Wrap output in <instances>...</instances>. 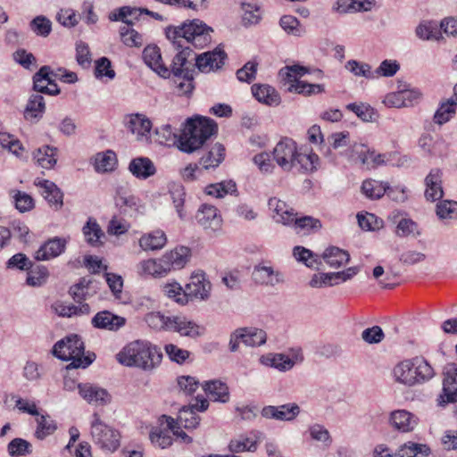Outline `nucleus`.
<instances>
[{"mask_svg": "<svg viewBox=\"0 0 457 457\" xmlns=\"http://www.w3.org/2000/svg\"><path fill=\"white\" fill-rule=\"evenodd\" d=\"M268 205L275 215L273 218L278 223H282L286 226H290L293 220L294 209L289 207L285 202L271 197L269 199Z\"/></svg>", "mask_w": 457, "mask_h": 457, "instance_id": "nucleus-28", "label": "nucleus"}, {"mask_svg": "<svg viewBox=\"0 0 457 457\" xmlns=\"http://www.w3.org/2000/svg\"><path fill=\"white\" fill-rule=\"evenodd\" d=\"M120 35L121 41L128 46H140L142 45V36L130 28V25H125L120 28Z\"/></svg>", "mask_w": 457, "mask_h": 457, "instance_id": "nucleus-58", "label": "nucleus"}, {"mask_svg": "<svg viewBox=\"0 0 457 457\" xmlns=\"http://www.w3.org/2000/svg\"><path fill=\"white\" fill-rule=\"evenodd\" d=\"M212 284L204 272H195L190 277V281L186 285L187 301L189 299L207 300L210 296Z\"/></svg>", "mask_w": 457, "mask_h": 457, "instance_id": "nucleus-12", "label": "nucleus"}, {"mask_svg": "<svg viewBox=\"0 0 457 457\" xmlns=\"http://www.w3.org/2000/svg\"><path fill=\"white\" fill-rule=\"evenodd\" d=\"M172 316H164L161 312H150L146 314L145 320L147 325L156 330H170Z\"/></svg>", "mask_w": 457, "mask_h": 457, "instance_id": "nucleus-54", "label": "nucleus"}, {"mask_svg": "<svg viewBox=\"0 0 457 457\" xmlns=\"http://www.w3.org/2000/svg\"><path fill=\"white\" fill-rule=\"evenodd\" d=\"M212 29L199 19L183 22L180 26H169L165 29L166 37L170 44L182 43L187 46L203 48L211 40Z\"/></svg>", "mask_w": 457, "mask_h": 457, "instance_id": "nucleus-5", "label": "nucleus"}, {"mask_svg": "<svg viewBox=\"0 0 457 457\" xmlns=\"http://www.w3.org/2000/svg\"><path fill=\"white\" fill-rule=\"evenodd\" d=\"M90 434L93 443L104 452L114 453L120 447V432L104 423L96 412L93 414Z\"/></svg>", "mask_w": 457, "mask_h": 457, "instance_id": "nucleus-7", "label": "nucleus"}, {"mask_svg": "<svg viewBox=\"0 0 457 457\" xmlns=\"http://www.w3.org/2000/svg\"><path fill=\"white\" fill-rule=\"evenodd\" d=\"M442 173L438 169H433L425 179L426 190L425 197L427 200L435 202L443 197Z\"/></svg>", "mask_w": 457, "mask_h": 457, "instance_id": "nucleus-27", "label": "nucleus"}, {"mask_svg": "<svg viewBox=\"0 0 457 457\" xmlns=\"http://www.w3.org/2000/svg\"><path fill=\"white\" fill-rule=\"evenodd\" d=\"M164 295L179 304L187 303V290H183L179 283L166 284L163 287Z\"/></svg>", "mask_w": 457, "mask_h": 457, "instance_id": "nucleus-60", "label": "nucleus"}, {"mask_svg": "<svg viewBox=\"0 0 457 457\" xmlns=\"http://www.w3.org/2000/svg\"><path fill=\"white\" fill-rule=\"evenodd\" d=\"M345 69L355 76L372 79L375 76L371 72V66L368 63L360 62L355 60H350L345 63Z\"/></svg>", "mask_w": 457, "mask_h": 457, "instance_id": "nucleus-62", "label": "nucleus"}, {"mask_svg": "<svg viewBox=\"0 0 457 457\" xmlns=\"http://www.w3.org/2000/svg\"><path fill=\"white\" fill-rule=\"evenodd\" d=\"M129 170L140 179H146L156 172L154 162L147 157L133 159L129 165Z\"/></svg>", "mask_w": 457, "mask_h": 457, "instance_id": "nucleus-31", "label": "nucleus"}, {"mask_svg": "<svg viewBox=\"0 0 457 457\" xmlns=\"http://www.w3.org/2000/svg\"><path fill=\"white\" fill-rule=\"evenodd\" d=\"M267 334L264 330L257 328H239L233 331L229 337V350L236 353L242 342L246 346H261L266 343Z\"/></svg>", "mask_w": 457, "mask_h": 457, "instance_id": "nucleus-9", "label": "nucleus"}, {"mask_svg": "<svg viewBox=\"0 0 457 457\" xmlns=\"http://www.w3.org/2000/svg\"><path fill=\"white\" fill-rule=\"evenodd\" d=\"M361 191L370 199H379L385 194H387V195L393 200H404V195L403 192L400 193V197H395L393 195L394 188L389 187L388 183L375 179L364 180L361 185Z\"/></svg>", "mask_w": 457, "mask_h": 457, "instance_id": "nucleus-18", "label": "nucleus"}, {"mask_svg": "<svg viewBox=\"0 0 457 457\" xmlns=\"http://www.w3.org/2000/svg\"><path fill=\"white\" fill-rule=\"evenodd\" d=\"M202 387L210 399L214 402L227 403L229 400L228 387L220 380L206 381Z\"/></svg>", "mask_w": 457, "mask_h": 457, "instance_id": "nucleus-30", "label": "nucleus"}, {"mask_svg": "<svg viewBox=\"0 0 457 457\" xmlns=\"http://www.w3.org/2000/svg\"><path fill=\"white\" fill-rule=\"evenodd\" d=\"M395 234L401 237L409 236L418 237L420 235V231L415 221L411 219L403 218L396 226Z\"/></svg>", "mask_w": 457, "mask_h": 457, "instance_id": "nucleus-56", "label": "nucleus"}, {"mask_svg": "<svg viewBox=\"0 0 457 457\" xmlns=\"http://www.w3.org/2000/svg\"><path fill=\"white\" fill-rule=\"evenodd\" d=\"M114 201L115 205L123 213H130L137 210L138 199L122 188L117 190Z\"/></svg>", "mask_w": 457, "mask_h": 457, "instance_id": "nucleus-40", "label": "nucleus"}, {"mask_svg": "<svg viewBox=\"0 0 457 457\" xmlns=\"http://www.w3.org/2000/svg\"><path fill=\"white\" fill-rule=\"evenodd\" d=\"M67 241L58 237L46 241L35 253L37 261H47L62 254L66 248Z\"/></svg>", "mask_w": 457, "mask_h": 457, "instance_id": "nucleus-23", "label": "nucleus"}, {"mask_svg": "<svg viewBox=\"0 0 457 457\" xmlns=\"http://www.w3.org/2000/svg\"><path fill=\"white\" fill-rule=\"evenodd\" d=\"M393 373L395 380L399 383L409 386L416 384L413 359L398 363L395 367Z\"/></svg>", "mask_w": 457, "mask_h": 457, "instance_id": "nucleus-32", "label": "nucleus"}, {"mask_svg": "<svg viewBox=\"0 0 457 457\" xmlns=\"http://www.w3.org/2000/svg\"><path fill=\"white\" fill-rule=\"evenodd\" d=\"M261 413L262 416L266 419L290 421L300 413V407L296 403H288L280 406L268 405L262 408Z\"/></svg>", "mask_w": 457, "mask_h": 457, "instance_id": "nucleus-21", "label": "nucleus"}, {"mask_svg": "<svg viewBox=\"0 0 457 457\" xmlns=\"http://www.w3.org/2000/svg\"><path fill=\"white\" fill-rule=\"evenodd\" d=\"M236 191L237 185L235 182L231 180L211 184L205 187V193L207 195L215 196L217 198H222L226 195L231 194Z\"/></svg>", "mask_w": 457, "mask_h": 457, "instance_id": "nucleus-53", "label": "nucleus"}, {"mask_svg": "<svg viewBox=\"0 0 457 457\" xmlns=\"http://www.w3.org/2000/svg\"><path fill=\"white\" fill-rule=\"evenodd\" d=\"M37 427L35 436L37 439L43 440L53 435L57 429L56 422L49 415H40L37 419Z\"/></svg>", "mask_w": 457, "mask_h": 457, "instance_id": "nucleus-44", "label": "nucleus"}, {"mask_svg": "<svg viewBox=\"0 0 457 457\" xmlns=\"http://www.w3.org/2000/svg\"><path fill=\"white\" fill-rule=\"evenodd\" d=\"M428 445L412 442L404 444L396 453L397 457H428Z\"/></svg>", "mask_w": 457, "mask_h": 457, "instance_id": "nucleus-43", "label": "nucleus"}, {"mask_svg": "<svg viewBox=\"0 0 457 457\" xmlns=\"http://www.w3.org/2000/svg\"><path fill=\"white\" fill-rule=\"evenodd\" d=\"M322 257L327 264L334 269H337L350 261L349 253L336 246L326 249Z\"/></svg>", "mask_w": 457, "mask_h": 457, "instance_id": "nucleus-37", "label": "nucleus"}, {"mask_svg": "<svg viewBox=\"0 0 457 457\" xmlns=\"http://www.w3.org/2000/svg\"><path fill=\"white\" fill-rule=\"evenodd\" d=\"M303 361V354L301 349H297L293 352L292 357H289L284 353H279L278 361H276L275 369L286 372L294 368L296 363H300Z\"/></svg>", "mask_w": 457, "mask_h": 457, "instance_id": "nucleus-49", "label": "nucleus"}, {"mask_svg": "<svg viewBox=\"0 0 457 457\" xmlns=\"http://www.w3.org/2000/svg\"><path fill=\"white\" fill-rule=\"evenodd\" d=\"M280 27L288 34L301 36L303 32L299 21L292 15H284L279 21Z\"/></svg>", "mask_w": 457, "mask_h": 457, "instance_id": "nucleus-63", "label": "nucleus"}, {"mask_svg": "<svg viewBox=\"0 0 457 457\" xmlns=\"http://www.w3.org/2000/svg\"><path fill=\"white\" fill-rule=\"evenodd\" d=\"M273 158L284 171H291L294 168L299 172L309 173L317 170L320 157L313 152L297 151L296 143L289 138H282L273 149Z\"/></svg>", "mask_w": 457, "mask_h": 457, "instance_id": "nucleus-2", "label": "nucleus"}, {"mask_svg": "<svg viewBox=\"0 0 457 457\" xmlns=\"http://www.w3.org/2000/svg\"><path fill=\"white\" fill-rule=\"evenodd\" d=\"M181 133L170 124H164L155 129L157 141L161 145L177 147L183 153L191 154L203 146L205 141L217 131L214 120L195 116L188 118L183 123Z\"/></svg>", "mask_w": 457, "mask_h": 457, "instance_id": "nucleus-1", "label": "nucleus"}, {"mask_svg": "<svg viewBox=\"0 0 457 457\" xmlns=\"http://www.w3.org/2000/svg\"><path fill=\"white\" fill-rule=\"evenodd\" d=\"M195 219L198 224L206 230L217 231L221 228V216L213 205L202 204L196 212Z\"/></svg>", "mask_w": 457, "mask_h": 457, "instance_id": "nucleus-15", "label": "nucleus"}, {"mask_svg": "<svg viewBox=\"0 0 457 457\" xmlns=\"http://www.w3.org/2000/svg\"><path fill=\"white\" fill-rule=\"evenodd\" d=\"M56 312L60 316L71 317L74 315H84L90 312V307L87 303L75 304H59L56 307Z\"/></svg>", "mask_w": 457, "mask_h": 457, "instance_id": "nucleus-57", "label": "nucleus"}, {"mask_svg": "<svg viewBox=\"0 0 457 457\" xmlns=\"http://www.w3.org/2000/svg\"><path fill=\"white\" fill-rule=\"evenodd\" d=\"M125 127L134 135L137 140L146 142L150 138L152 121L143 113H131L125 116Z\"/></svg>", "mask_w": 457, "mask_h": 457, "instance_id": "nucleus-14", "label": "nucleus"}, {"mask_svg": "<svg viewBox=\"0 0 457 457\" xmlns=\"http://www.w3.org/2000/svg\"><path fill=\"white\" fill-rule=\"evenodd\" d=\"M53 77L57 78L58 74L54 73L50 66H42L33 76L34 90L50 96L59 95L60 89Z\"/></svg>", "mask_w": 457, "mask_h": 457, "instance_id": "nucleus-11", "label": "nucleus"}, {"mask_svg": "<svg viewBox=\"0 0 457 457\" xmlns=\"http://www.w3.org/2000/svg\"><path fill=\"white\" fill-rule=\"evenodd\" d=\"M46 110L45 99L41 95H32L24 111V117L28 120H38Z\"/></svg>", "mask_w": 457, "mask_h": 457, "instance_id": "nucleus-35", "label": "nucleus"}, {"mask_svg": "<svg viewBox=\"0 0 457 457\" xmlns=\"http://www.w3.org/2000/svg\"><path fill=\"white\" fill-rule=\"evenodd\" d=\"M116 358L122 365L151 370L161 363L162 353L147 341L135 340L117 353Z\"/></svg>", "mask_w": 457, "mask_h": 457, "instance_id": "nucleus-4", "label": "nucleus"}, {"mask_svg": "<svg viewBox=\"0 0 457 457\" xmlns=\"http://www.w3.org/2000/svg\"><path fill=\"white\" fill-rule=\"evenodd\" d=\"M34 184L42 189L41 195L51 207L55 210H60L62 207L63 193L54 182L47 179H36Z\"/></svg>", "mask_w": 457, "mask_h": 457, "instance_id": "nucleus-19", "label": "nucleus"}, {"mask_svg": "<svg viewBox=\"0 0 457 457\" xmlns=\"http://www.w3.org/2000/svg\"><path fill=\"white\" fill-rule=\"evenodd\" d=\"M170 330L178 332L182 337L195 338L200 337L204 328L192 320L182 315L172 316Z\"/></svg>", "mask_w": 457, "mask_h": 457, "instance_id": "nucleus-20", "label": "nucleus"}, {"mask_svg": "<svg viewBox=\"0 0 457 457\" xmlns=\"http://www.w3.org/2000/svg\"><path fill=\"white\" fill-rule=\"evenodd\" d=\"M167 242V237L162 230H154L145 234L139 239V245L144 251H154L162 249Z\"/></svg>", "mask_w": 457, "mask_h": 457, "instance_id": "nucleus-34", "label": "nucleus"}, {"mask_svg": "<svg viewBox=\"0 0 457 457\" xmlns=\"http://www.w3.org/2000/svg\"><path fill=\"white\" fill-rule=\"evenodd\" d=\"M31 30L37 36L47 37L52 30V23L49 19L39 15L35 17L29 23Z\"/></svg>", "mask_w": 457, "mask_h": 457, "instance_id": "nucleus-61", "label": "nucleus"}, {"mask_svg": "<svg viewBox=\"0 0 457 457\" xmlns=\"http://www.w3.org/2000/svg\"><path fill=\"white\" fill-rule=\"evenodd\" d=\"M208 407V401L204 397L197 396L195 403L183 406L179 410L175 426L184 427L187 429L197 428L200 423V417L195 413V411H204Z\"/></svg>", "mask_w": 457, "mask_h": 457, "instance_id": "nucleus-10", "label": "nucleus"}, {"mask_svg": "<svg viewBox=\"0 0 457 457\" xmlns=\"http://www.w3.org/2000/svg\"><path fill=\"white\" fill-rule=\"evenodd\" d=\"M255 283L274 287L284 281L283 274L275 270L271 266H255L252 274Z\"/></svg>", "mask_w": 457, "mask_h": 457, "instance_id": "nucleus-24", "label": "nucleus"}, {"mask_svg": "<svg viewBox=\"0 0 457 457\" xmlns=\"http://www.w3.org/2000/svg\"><path fill=\"white\" fill-rule=\"evenodd\" d=\"M225 148L221 144H215L211 150L200 159V165L204 169L216 168L224 160Z\"/></svg>", "mask_w": 457, "mask_h": 457, "instance_id": "nucleus-39", "label": "nucleus"}, {"mask_svg": "<svg viewBox=\"0 0 457 457\" xmlns=\"http://www.w3.org/2000/svg\"><path fill=\"white\" fill-rule=\"evenodd\" d=\"M252 93L257 101L267 105H278L280 103L279 95L269 85L255 84L252 86Z\"/></svg>", "mask_w": 457, "mask_h": 457, "instance_id": "nucleus-33", "label": "nucleus"}, {"mask_svg": "<svg viewBox=\"0 0 457 457\" xmlns=\"http://www.w3.org/2000/svg\"><path fill=\"white\" fill-rule=\"evenodd\" d=\"M7 451L12 457L23 456L32 452V445L27 440L17 437L8 444Z\"/></svg>", "mask_w": 457, "mask_h": 457, "instance_id": "nucleus-55", "label": "nucleus"}, {"mask_svg": "<svg viewBox=\"0 0 457 457\" xmlns=\"http://www.w3.org/2000/svg\"><path fill=\"white\" fill-rule=\"evenodd\" d=\"M169 192L179 217L184 219L186 216V212L183 210L186 198L184 187L180 184L172 183L170 185Z\"/></svg>", "mask_w": 457, "mask_h": 457, "instance_id": "nucleus-47", "label": "nucleus"}, {"mask_svg": "<svg viewBox=\"0 0 457 457\" xmlns=\"http://www.w3.org/2000/svg\"><path fill=\"white\" fill-rule=\"evenodd\" d=\"M189 253L190 249L186 246H180L170 253H166L162 256V262H164L168 272L171 270H180L183 268L187 262Z\"/></svg>", "mask_w": 457, "mask_h": 457, "instance_id": "nucleus-29", "label": "nucleus"}, {"mask_svg": "<svg viewBox=\"0 0 457 457\" xmlns=\"http://www.w3.org/2000/svg\"><path fill=\"white\" fill-rule=\"evenodd\" d=\"M416 35L422 40H436L441 38V31L436 22L423 21L416 28Z\"/></svg>", "mask_w": 457, "mask_h": 457, "instance_id": "nucleus-45", "label": "nucleus"}, {"mask_svg": "<svg viewBox=\"0 0 457 457\" xmlns=\"http://www.w3.org/2000/svg\"><path fill=\"white\" fill-rule=\"evenodd\" d=\"M308 72V69L300 65L287 66L280 71V74L285 76L291 83L288 91L291 93L312 96L324 91V87L320 84H311L299 80L296 77H302Z\"/></svg>", "mask_w": 457, "mask_h": 457, "instance_id": "nucleus-8", "label": "nucleus"}, {"mask_svg": "<svg viewBox=\"0 0 457 457\" xmlns=\"http://www.w3.org/2000/svg\"><path fill=\"white\" fill-rule=\"evenodd\" d=\"M58 149L54 146L43 145L37 148L34 154V159L44 169H52L57 162Z\"/></svg>", "mask_w": 457, "mask_h": 457, "instance_id": "nucleus-36", "label": "nucleus"}, {"mask_svg": "<svg viewBox=\"0 0 457 457\" xmlns=\"http://www.w3.org/2000/svg\"><path fill=\"white\" fill-rule=\"evenodd\" d=\"M436 215L439 219L457 218V202L445 200L437 204Z\"/></svg>", "mask_w": 457, "mask_h": 457, "instance_id": "nucleus-64", "label": "nucleus"}, {"mask_svg": "<svg viewBox=\"0 0 457 457\" xmlns=\"http://www.w3.org/2000/svg\"><path fill=\"white\" fill-rule=\"evenodd\" d=\"M78 389L80 396L89 404L105 405L111 402V395L106 389L98 386L84 383L79 384Z\"/></svg>", "mask_w": 457, "mask_h": 457, "instance_id": "nucleus-17", "label": "nucleus"}, {"mask_svg": "<svg viewBox=\"0 0 457 457\" xmlns=\"http://www.w3.org/2000/svg\"><path fill=\"white\" fill-rule=\"evenodd\" d=\"M140 274L152 275L154 277H162L168 273L162 257L158 260L149 259L143 261L138 265Z\"/></svg>", "mask_w": 457, "mask_h": 457, "instance_id": "nucleus-41", "label": "nucleus"}, {"mask_svg": "<svg viewBox=\"0 0 457 457\" xmlns=\"http://www.w3.org/2000/svg\"><path fill=\"white\" fill-rule=\"evenodd\" d=\"M389 422L395 429L405 433L414 429L418 419L406 410H396L391 412Z\"/></svg>", "mask_w": 457, "mask_h": 457, "instance_id": "nucleus-25", "label": "nucleus"}, {"mask_svg": "<svg viewBox=\"0 0 457 457\" xmlns=\"http://www.w3.org/2000/svg\"><path fill=\"white\" fill-rule=\"evenodd\" d=\"M242 23L245 27L256 25L262 19V12L260 7L253 4H242Z\"/></svg>", "mask_w": 457, "mask_h": 457, "instance_id": "nucleus-52", "label": "nucleus"}, {"mask_svg": "<svg viewBox=\"0 0 457 457\" xmlns=\"http://www.w3.org/2000/svg\"><path fill=\"white\" fill-rule=\"evenodd\" d=\"M414 374L417 383H423L434 376V370L429 363L423 358L416 357L413 359Z\"/></svg>", "mask_w": 457, "mask_h": 457, "instance_id": "nucleus-48", "label": "nucleus"}, {"mask_svg": "<svg viewBox=\"0 0 457 457\" xmlns=\"http://www.w3.org/2000/svg\"><path fill=\"white\" fill-rule=\"evenodd\" d=\"M145 63L162 78H170L169 69L162 63L160 49L157 46H146L143 51Z\"/></svg>", "mask_w": 457, "mask_h": 457, "instance_id": "nucleus-26", "label": "nucleus"}, {"mask_svg": "<svg viewBox=\"0 0 457 457\" xmlns=\"http://www.w3.org/2000/svg\"><path fill=\"white\" fill-rule=\"evenodd\" d=\"M346 109L354 112L356 116L363 121H372L376 114L374 109L370 105L363 103L348 104L346 105Z\"/></svg>", "mask_w": 457, "mask_h": 457, "instance_id": "nucleus-59", "label": "nucleus"}, {"mask_svg": "<svg viewBox=\"0 0 457 457\" xmlns=\"http://www.w3.org/2000/svg\"><path fill=\"white\" fill-rule=\"evenodd\" d=\"M84 343L77 335L66 337L58 341L53 349V353L62 361H71L70 366L72 368H87L96 358L95 353L84 354Z\"/></svg>", "mask_w": 457, "mask_h": 457, "instance_id": "nucleus-6", "label": "nucleus"}, {"mask_svg": "<svg viewBox=\"0 0 457 457\" xmlns=\"http://www.w3.org/2000/svg\"><path fill=\"white\" fill-rule=\"evenodd\" d=\"M82 230L86 241L90 245L98 246L103 244L102 238L104 237V233L95 219L89 218Z\"/></svg>", "mask_w": 457, "mask_h": 457, "instance_id": "nucleus-38", "label": "nucleus"}, {"mask_svg": "<svg viewBox=\"0 0 457 457\" xmlns=\"http://www.w3.org/2000/svg\"><path fill=\"white\" fill-rule=\"evenodd\" d=\"M174 51H177L172 59L170 77L172 76L177 93L189 96L194 88V74L195 54L191 47L179 44H171Z\"/></svg>", "mask_w": 457, "mask_h": 457, "instance_id": "nucleus-3", "label": "nucleus"}, {"mask_svg": "<svg viewBox=\"0 0 457 457\" xmlns=\"http://www.w3.org/2000/svg\"><path fill=\"white\" fill-rule=\"evenodd\" d=\"M170 432L168 425L166 428L156 427L151 430L149 437L154 445L165 449L172 445Z\"/></svg>", "mask_w": 457, "mask_h": 457, "instance_id": "nucleus-46", "label": "nucleus"}, {"mask_svg": "<svg viewBox=\"0 0 457 457\" xmlns=\"http://www.w3.org/2000/svg\"><path fill=\"white\" fill-rule=\"evenodd\" d=\"M297 234L301 232H308L310 230L317 231L321 228V222L320 220L315 219L312 216H303L296 218V213L293 214L292 224Z\"/></svg>", "mask_w": 457, "mask_h": 457, "instance_id": "nucleus-42", "label": "nucleus"}, {"mask_svg": "<svg viewBox=\"0 0 457 457\" xmlns=\"http://www.w3.org/2000/svg\"><path fill=\"white\" fill-rule=\"evenodd\" d=\"M225 58V52L220 49L195 54V69L197 68L199 71L205 73L216 71L224 64Z\"/></svg>", "mask_w": 457, "mask_h": 457, "instance_id": "nucleus-16", "label": "nucleus"}, {"mask_svg": "<svg viewBox=\"0 0 457 457\" xmlns=\"http://www.w3.org/2000/svg\"><path fill=\"white\" fill-rule=\"evenodd\" d=\"M126 324V319L109 311L97 312L92 319V325L100 329L117 331Z\"/></svg>", "mask_w": 457, "mask_h": 457, "instance_id": "nucleus-22", "label": "nucleus"}, {"mask_svg": "<svg viewBox=\"0 0 457 457\" xmlns=\"http://www.w3.org/2000/svg\"><path fill=\"white\" fill-rule=\"evenodd\" d=\"M443 391L439 395V404H445L457 401V365L447 363L444 367Z\"/></svg>", "mask_w": 457, "mask_h": 457, "instance_id": "nucleus-13", "label": "nucleus"}, {"mask_svg": "<svg viewBox=\"0 0 457 457\" xmlns=\"http://www.w3.org/2000/svg\"><path fill=\"white\" fill-rule=\"evenodd\" d=\"M116 154L114 152L108 150L104 153H99L96 155L95 169L99 172H106L112 170L116 165Z\"/></svg>", "mask_w": 457, "mask_h": 457, "instance_id": "nucleus-50", "label": "nucleus"}, {"mask_svg": "<svg viewBox=\"0 0 457 457\" xmlns=\"http://www.w3.org/2000/svg\"><path fill=\"white\" fill-rule=\"evenodd\" d=\"M456 104V101L453 98L448 99L446 102H443L434 115V121L439 125H442L450 120V119L455 113Z\"/></svg>", "mask_w": 457, "mask_h": 457, "instance_id": "nucleus-51", "label": "nucleus"}]
</instances>
